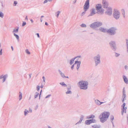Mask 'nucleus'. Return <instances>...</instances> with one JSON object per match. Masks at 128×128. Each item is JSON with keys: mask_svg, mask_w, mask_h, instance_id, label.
<instances>
[{"mask_svg": "<svg viewBox=\"0 0 128 128\" xmlns=\"http://www.w3.org/2000/svg\"><path fill=\"white\" fill-rule=\"evenodd\" d=\"M88 83L86 81L81 80L78 82L77 84L80 89L86 90L88 88Z\"/></svg>", "mask_w": 128, "mask_h": 128, "instance_id": "obj_1", "label": "nucleus"}, {"mask_svg": "<svg viewBox=\"0 0 128 128\" xmlns=\"http://www.w3.org/2000/svg\"><path fill=\"white\" fill-rule=\"evenodd\" d=\"M110 114V113L108 112H104L101 114L99 116L101 122L104 123L106 121Z\"/></svg>", "mask_w": 128, "mask_h": 128, "instance_id": "obj_2", "label": "nucleus"}, {"mask_svg": "<svg viewBox=\"0 0 128 128\" xmlns=\"http://www.w3.org/2000/svg\"><path fill=\"white\" fill-rule=\"evenodd\" d=\"M96 10H97V14L100 15H103L104 13V10L102 8V6L100 4H96Z\"/></svg>", "mask_w": 128, "mask_h": 128, "instance_id": "obj_3", "label": "nucleus"}, {"mask_svg": "<svg viewBox=\"0 0 128 128\" xmlns=\"http://www.w3.org/2000/svg\"><path fill=\"white\" fill-rule=\"evenodd\" d=\"M100 55L99 54H98L93 58V60L95 62L96 66H97L100 64Z\"/></svg>", "mask_w": 128, "mask_h": 128, "instance_id": "obj_4", "label": "nucleus"}, {"mask_svg": "<svg viewBox=\"0 0 128 128\" xmlns=\"http://www.w3.org/2000/svg\"><path fill=\"white\" fill-rule=\"evenodd\" d=\"M106 8L105 12H104L105 14L106 15L111 16L112 14L113 10L112 8L110 6H108Z\"/></svg>", "mask_w": 128, "mask_h": 128, "instance_id": "obj_5", "label": "nucleus"}, {"mask_svg": "<svg viewBox=\"0 0 128 128\" xmlns=\"http://www.w3.org/2000/svg\"><path fill=\"white\" fill-rule=\"evenodd\" d=\"M116 28H111L107 30V32L110 35H114L116 34Z\"/></svg>", "mask_w": 128, "mask_h": 128, "instance_id": "obj_6", "label": "nucleus"}, {"mask_svg": "<svg viewBox=\"0 0 128 128\" xmlns=\"http://www.w3.org/2000/svg\"><path fill=\"white\" fill-rule=\"evenodd\" d=\"M109 44L112 50L114 51H115L117 49V47L115 41H112L109 42Z\"/></svg>", "mask_w": 128, "mask_h": 128, "instance_id": "obj_7", "label": "nucleus"}, {"mask_svg": "<svg viewBox=\"0 0 128 128\" xmlns=\"http://www.w3.org/2000/svg\"><path fill=\"white\" fill-rule=\"evenodd\" d=\"M112 13L113 16H120V11L116 8L113 9Z\"/></svg>", "mask_w": 128, "mask_h": 128, "instance_id": "obj_8", "label": "nucleus"}, {"mask_svg": "<svg viewBox=\"0 0 128 128\" xmlns=\"http://www.w3.org/2000/svg\"><path fill=\"white\" fill-rule=\"evenodd\" d=\"M89 0H86L84 6V10L85 11H86L89 8Z\"/></svg>", "mask_w": 128, "mask_h": 128, "instance_id": "obj_9", "label": "nucleus"}, {"mask_svg": "<svg viewBox=\"0 0 128 128\" xmlns=\"http://www.w3.org/2000/svg\"><path fill=\"white\" fill-rule=\"evenodd\" d=\"M126 100V91L125 90V88H124L122 90V95L121 99L122 102H124V100Z\"/></svg>", "mask_w": 128, "mask_h": 128, "instance_id": "obj_10", "label": "nucleus"}, {"mask_svg": "<svg viewBox=\"0 0 128 128\" xmlns=\"http://www.w3.org/2000/svg\"><path fill=\"white\" fill-rule=\"evenodd\" d=\"M102 6L104 8H106L108 7V3L106 0H102Z\"/></svg>", "mask_w": 128, "mask_h": 128, "instance_id": "obj_11", "label": "nucleus"}, {"mask_svg": "<svg viewBox=\"0 0 128 128\" xmlns=\"http://www.w3.org/2000/svg\"><path fill=\"white\" fill-rule=\"evenodd\" d=\"M96 122L94 119H92L86 120L85 121V123L87 124H89L92 122Z\"/></svg>", "mask_w": 128, "mask_h": 128, "instance_id": "obj_12", "label": "nucleus"}, {"mask_svg": "<svg viewBox=\"0 0 128 128\" xmlns=\"http://www.w3.org/2000/svg\"><path fill=\"white\" fill-rule=\"evenodd\" d=\"M96 13H97L96 10L94 8H92L90 10V15L91 16H93Z\"/></svg>", "mask_w": 128, "mask_h": 128, "instance_id": "obj_13", "label": "nucleus"}, {"mask_svg": "<svg viewBox=\"0 0 128 128\" xmlns=\"http://www.w3.org/2000/svg\"><path fill=\"white\" fill-rule=\"evenodd\" d=\"M94 102L95 104L98 106H100L101 104L105 102H100L99 100H94Z\"/></svg>", "mask_w": 128, "mask_h": 128, "instance_id": "obj_14", "label": "nucleus"}, {"mask_svg": "<svg viewBox=\"0 0 128 128\" xmlns=\"http://www.w3.org/2000/svg\"><path fill=\"white\" fill-rule=\"evenodd\" d=\"M81 57L80 56H78L75 57L74 58H73L71 59L70 60V65H71L74 62V60L78 58H80Z\"/></svg>", "mask_w": 128, "mask_h": 128, "instance_id": "obj_15", "label": "nucleus"}, {"mask_svg": "<svg viewBox=\"0 0 128 128\" xmlns=\"http://www.w3.org/2000/svg\"><path fill=\"white\" fill-rule=\"evenodd\" d=\"M100 30L103 32H107V30L106 29L102 27H100L99 28Z\"/></svg>", "mask_w": 128, "mask_h": 128, "instance_id": "obj_16", "label": "nucleus"}, {"mask_svg": "<svg viewBox=\"0 0 128 128\" xmlns=\"http://www.w3.org/2000/svg\"><path fill=\"white\" fill-rule=\"evenodd\" d=\"M123 78L125 83L126 84H128V79L126 76H124Z\"/></svg>", "mask_w": 128, "mask_h": 128, "instance_id": "obj_17", "label": "nucleus"}, {"mask_svg": "<svg viewBox=\"0 0 128 128\" xmlns=\"http://www.w3.org/2000/svg\"><path fill=\"white\" fill-rule=\"evenodd\" d=\"M96 28H97L100 26L102 24V22H96Z\"/></svg>", "mask_w": 128, "mask_h": 128, "instance_id": "obj_18", "label": "nucleus"}, {"mask_svg": "<svg viewBox=\"0 0 128 128\" xmlns=\"http://www.w3.org/2000/svg\"><path fill=\"white\" fill-rule=\"evenodd\" d=\"M96 22H94L90 25V26L93 29L96 28Z\"/></svg>", "mask_w": 128, "mask_h": 128, "instance_id": "obj_19", "label": "nucleus"}, {"mask_svg": "<svg viewBox=\"0 0 128 128\" xmlns=\"http://www.w3.org/2000/svg\"><path fill=\"white\" fill-rule=\"evenodd\" d=\"M127 107H126L125 108H122V109L121 114L122 115H123L124 112L126 113V112Z\"/></svg>", "mask_w": 128, "mask_h": 128, "instance_id": "obj_20", "label": "nucleus"}, {"mask_svg": "<svg viewBox=\"0 0 128 128\" xmlns=\"http://www.w3.org/2000/svg\"><path fill=\"white\" fill-rule=\"evenodd\" d=\"M126 52L128 53V40L126 39Z\"/></svg>", "mask_w": 128, "mask_h": 128, "instance_id": "obj_21", "label": "nucleus"}, {"mask_svg": "<svg viewBox=\"0 0 128 128\" xmlns=\"http://www.w3.org/2000/svg\"><path fill=\"white\" fill-rule=\"evenodd\" d=\"M58 72L59 74H60L61 77L63 78H64L65 76L63 73H62L60 70H58Z\"/></svg>", "mask_w": 128, "mask_h": 128, "instance_id": "obj_22", "label": "nucleus"}, {"mask_svg": "<svg viewBox=\"0 0 128 128\" xmlns=\"http://www.w3.org/2000/svg\"><path fill=\"white\" fill-rule=\"evenodd\" d=\"M22 93L20 92H19V100H20L22 99Z\"/></svg>", "mask_w": 128, "mask_h": 128, "instance_id": "obj_23", "label": "nucleus"}, {"mask_svg": "<svg viewBox=\"0 0 128 128\" xmlns=\"http://www.w3.org/2000/svg\"><path fill=\"white\" fill-rule=\"evenodd\" d=\"M8 75L7 74L3 76V82H4L6 80L7 77H8Z\"/></svg>", "mask_w": 128, "mask_h": 128, "instance_id": "obj_24", "label": "nucleus"}, {"mask_svg": "<svg viewBox=\"0 0 128 128\" xmlns=\"http://www.w3.org/2000/svg\"><path fill=\"white\" fill-rule=\"evenodd\" d=\"M60 85L64 87H66L67 86V85L65 84L64 82H60Z\"/></svg>", "mask_w": 128, "mask_h": 128, "instance_id": "obj_25", "label": "nucleus"}, {"mask_svg": "<svg viewBox=\"0 0 128 128\" xmlns=\"http://www.w3.org/2000/svg\"><path fill=\"white\" fill-rule=\"evenodd\" d=\"M14 36H15L17 40H19V36L17 34H16L15 32H14Z\"/></svg>", "mask_w": 128, "mask_h": 128, "instance_id": "obj_26", "label": "nucleus"}, {"mask_svg": "<svg viewBox=\"0 0 128 128\" xmlns=\"http://www.w3.org/2000/svg\"><path fill=\"white\" fill-rule=\"evenodd\" d=\"M18 28L16 29H14L13 31V34H14V32H15V33H17L18 32Z\"/></svg>", "mask_w": 128, "mask_h": 128, "instance_id": "obj_27", "label": "nucleus"}, {"mask_svg": "<svg viewBox=\"0 0 128 128\" xmlns=\"http://www.w3.org/2000/svg\"><path fill=\"white\" fill-rule=\"evenodd\" d=\"M26 53L30 55V52H29L28 49H26L25 50Z\"/></svg>", "mask_w": 128, "mask_h": 128, "instance_id": "obj_28", "label": "nucleus"}, {"mask_svg": "<svg viewBox=\"0 0 128 128\" xmlns=\"http://www.w3.org/2000/svg\"><path fill=\"white\" fill-rule=\"evenodd\" d=\"M122 14L123 16L125 15V12L124 10V9H122L121 10Z\"/></svg>", "mask_w": 128, "mask_h": 128, "instance_id": "obj_29", "label": "nucleus"}, {"mask_svg": "<svg viewBox=\"0 0 128 128\" xmlns=\"http://www.w3.org/2000/svg\"><path fill=\"white\" fill-rule=\"evenodd\" d=\"M39 94V93L38 92H36L34 96V98H36L37 97H38Z\"/></svg>", "mask_w": 128, "mask_h": 128, "instance_id": "obj_30", "label": "nucleus"}, {"mask_svg": "<svg viewBox=\"0 0 128 128\" xmlns=\"http://www.w3.org/2000/svg\"><path fill=\"white\" fill-rule=\"evenodd\" d=\"M24 115L25 116H26L28 114V113L29 112V111L26 109L25 110V111L24 112Z\"/></svg>", "mask_w": 128, "mask_h": 128, "instance_id": "obj_31", "label": "nucleus"}, {"mask_svg": "<svg viewBox=\"0 0 128 128\" xmlns=\"http://www.w3.org/2000/svg\"><path fill=\"white\" fill-rule=\"evenodd\" d=\"M80 63L78 64H77V67H76V69L78 70L79 67L80 66Z\"/></svg>", "mask_w": 128, "mask_h": 128, "instance_id": "obj_32", "label": "nucleus"}, {"mask_svg": "<svg viewBox=\"0 0 128 128\" xmlns=\"http://www.w3.org/2000/svg\"><path fill=\"white\" fill-rule=\"evenodd\" d=\"M115 53V56L116 57H118L120 55V54H119L118 53H117L116 52Z\"/></svg>", "mask_w": 128, "mask_h": 128, "instance_id": "obj_33", "label": "nucleus"}, {"mask_svg": "<svg viewBox=\"0 0 128 128\" xmlns=\"http://www.w3.org/2000/svg\"><path fill=\"white\" fill-rule=\"evenodd\" d=\"M72 93V92L70 90H68L66 92V94H71Z\"/></svg>", "mask_w": 128, "mask_h": 128, "instance_id": "obj_34", "label": "nucleus"}, {"mask_svg": "<svg viewBox=\"0 0 128 128\" xmlns=\"http://www.w3.org/2000/svg\"><path fill=\"white\" fill-rule=\"evenodd\" d=\"M80 26H81V27H85V28H86V26L85 24H81L80 25Z\"/></svg>", "mask_w": 128, "mask_h": 128, "instance_id": "obj_35", "label": "nucleus"}, {"mask_svg": "<svg viewBox=\"0 0 128 128\" xmlns=\"http://www.w3.org/2000/svg\"><path fill=\"white\" fill-rule=\"evenodd\" d=\"M94 116L93 115H92L89 118H94Z\"/></svg>", "mask_w": 128, "mask_h": 128, "instance_id": "obj_36", "label": "nucleus"}, {"mask_svg": "<svg viewBox=\"0 0 128 128\" xmlns=\"http://www.w3.org/2000/svg\"><path fill=\"white\" fill-rule=\"evenodd\" d=\"M78 63V64L80 63V64H81V62L80 61H76L75 62V63L74 64H75Z\"/></svg>", "mask_w": 128, "mask_h": 128, "instance_id": "obj_37", "label": "nucleus"}, {"mask_svg": "<svg viewBox=\"0 0 128 128\" xmlns=\"http://www.w3.org/2000/svg\"><path fill=\"white\" fill-rule=\"evenodd\" d=\"M126 105V104L124 102L122 105V108H125L126 107H125V106Z\"/></svg>", "mask_w": 128, "mask_h": 128, "instance_id": "obj_38", "label": "nucleus"}, {"mask_svg": "<svg viewBox=\"0 0 128 128\" xmlns=\"http://www.w3.org/2000/svg\"><path fill=\"white\" fill-rule=\"evenodd\" d=\"M17 4V2L16 1H14V2L13 5L14 6H15Z\"/></svg>", "mask_w": 128, "mask_h": 128, "instance_id": "obj_39", "label": "nucleus"}, {"mask_svg": "<svg viewBox=\"0 0 128 128\" xmlns=\"http://www.w3.org/2000/svg\"><path fill=\"white\" fill-rule=\"evenodd\" d=\"M110 120H112V121L114 119V116L112 115L111 116H110Z\"/></svg>", "mask_w": 128, "mask_h": 128, "instance_id": "obj_40", "label": "nucleus"}, {"mask_svg": "<svg viewBox=\"0 0 128 128\" xmlns=\"http://www.w3.org/2000/svg\"><path fill=\"white\" fill-rule=\"evenodd\" d=\"M84 116L83 115H82L80 118V119L82 120L84 118Z\"/></svg>", "mask_w": 128, "mask_h": 128, "instance_id": "obj_41", "label": "nucleus"}, {"mask_svg": "<svg viewBox=\"0 0 128 128\" xmlns=\"http://www.w3.org/2000/svg\"><path fill=\"white\" fill-rule=\"evenodd\" d=\"M40 89V86H36V89L38 91Z\"/></svg>", "mask_w": 128, "mask_h": 128, "instance_id": "obj_42", "label": "nucleus"}, {"mask_svg": "<svg viewBox=\"0 0 128 128\" xmlns=\"http://www.w3.org/2000/svg\"><path fill=\"white\" fill-rule=\"evenodd\" d=\"M86 11H84V12H83L81 14V15L82 16H83V15H84L85 13H86Z\"/></svg>", "mask_w": 128, "mask_h": 128, "instance_id": "obj_43", "label": "nucleus"}, {"mask_svg": "<svg viewBox=\"0 0 128 128\" xmlns=\"http://www.w3.org/2000/svg\"><path fill=\"white\" fill-rule=\"evenodd\" d=\"M26 24V22H23L22 25V26H24Z\"/></svg>", "mask_w": 128, "mask_h": 128, "instance_id": "obj_44", "label": "nucleus"}, {"mask_svg": "<svg viewBox=\"0 0 128 128\" xmlns=\"http://www.w3.org/2000/svg\"><path fill=\"white\" fill-rule=\"evenodd\" d=\"M92 127L94 128H98V126L97 125H94L92 126Z\"/></svg>", "mask_w": 128, "mask_h": 128, "instance_id": "obj_45", "label": "nucleus"}, {"mask_svg": "<svg viewBox=\"0 0 128 128\" xmlns=\"http://www.w3.org/2000/svg\"><path fill=\"white\" fill-rule=\"evenodd\" d=\"M60 12L59 11L56 12V14L57 16H59Z\"/></svg>", "mask_w": 128, "mask_h": 128, "instance_id": "obj_46", "label": "nucleus"}, {"mask_svg": "<svg viewBox=\"0 0 128 128\" xmlns=\"http://www.w3.org/2000/svg\"><path fill=\"white\" fill-rule=\"evenodd\" d=\"M51 95L50 94H49L48 95H47L46 96V97L45 98H49L51 96Z\"/></svg>", "mask_w": 128, "mask_h": 128, "instance_id": "obj_47", "label": "nucleus"}, {"mask_svg": "<svg viewBox=\"0 0 128 128\" xmlns=\"http://www.w3.org/2000/svg\"><path fill=\"white\" fill-rule=\"evenodd\" d=\"M4 15L3 13L0 12V16H3Z\"/></svg>", "mask_w": 128, "mask_h": 128, "instance_id": "obj_48", "label": "nucleus"}, {"mask_svg": "<svg viewBox=\"0 0 128 128\" xmlns=\"http://www.w3.org/2000/svg\"><path fill=\"white\" fill-rule=\"evenodd\" d=\"M124 68H125V69L126 70H127L128 69V66H127L126 65L125 66H124Z\"/></svg>", "mask_w": 128, "mask_h": 128, "instance_id": "obj_49", "label": "nucleus"}, {"mask_svg": "<svg viewBox=\"0 0 128 128\" xmlns=\"http://www.w3.org/2000/svg\"><path fill=\"white\" fill-rule=\"evenodd\" d=\"M114 18L116 20H118L119 18V16H114Z\"/></svg>", "mask_w": 128, "mask_h": 128, "instance_id": "obj_50", "label": "nucleus"}, {"mask_svg": "<svg viewBox=\"0 0 128 128\" xmlns=\"http://www.w3.org/2000/svg\"><path fill=\"white\" fill-rule=\"evenodd\" d=\"M28 111L29 112H32V110L30 108H29Z\"/></svg>", "mask_w": 128, "mask_h": 128, "instance_id": "obj_51", "label": "nucleus"}, {"mask_svg": "<svg viewBox=\"0 0 128 128\" xmlns=\"http://www.w3.org/2000/svg\"><path fill=\"white\" fill-rule=\"evenodd\" d=\"M74 64H73L72 65L71 67V68L72 70H73L74 69Z\"/></svg>", "mask_w": 128, "mask_h": 128, "instance_id": "obj_52", "label": "nucleus"}, {"mask_svg": "<svg viewBox=\"0 0 128 128\" xmlns=\"http://www.w3.org/2000/svg\"><path fill=\"white\" fill-rule=\"evenodd\" d=\"M48 1V0H45L44 2V4H45L46 3H47Z\"/></svg>", "mask_w": 128, "mask_h": 128, "instance_id": "obj_53", "label": "nucleus"}, {"mask_svg": "<svg viewBox=\"0 0 128 128\" xmlns=\"http://www.w3.org/2000/svg\"><path fill=\"white\" fill-rule=\"evenodd\" d=\"M36 34L37 35V36L38 38H40V36L39 34L37 33Z\"/></svg>", "mask_w": 128, "mask_h": 128, "instance_id": "obj_54", "label": "nucleus"}, {"mask_svg": "<svg viewBox=\"0 0 128 128\" xmlns=\"http://www.w3.org/2000/svg\"><path fill=\"white\" fill-rule=\"evenodd\" d=\"M82 120L80 119L79 121L76 124H78L79 123H80L82 122Z\"/></svg>", "mask_w": 128, "mask_h": 128, "instance_id": "obj_55", "label": "nucleus"}, {"mask_svg": "<svg viewBox=\"0 0 128 128\" xmlns=\"http://www.w3.org/2000/svg\"><path fill=\"white\" fill-rule=\"evenodd\" d=\"M3 78V75H1L0 76V79H2V78Z\"/></svg>", "mask_w": 128, "mask_h": 128, "instance_id": "obj_56", "label": "nucleus"}, {"mask_svg": "<svg viewBox=\"0 0 128 128\" xmlns=\"http://www.w3.org/2000/svg\"><path fill=\"white\" fill-rule=\"evenodd\" d=\"M126 118H127V122L128 123V114L127 115Z\"/></svg>", "mask_w": 128, "mask_h": 128, "instance_id": "obj_57", "label": "nucleus"}, {"mask_svg": "<svg viewBox=\"0 0 128 128\" xmlns=\"http://www.w3.org/2000/svg\"><path fill=\"white\" fill-rule=\"evenodd\" d=\"M2 49H1L0 50V55H2Z\"/></svg>", "mask_w": 128, "mask_h": 128, "instance_id": "obj_58", "label": "nucleus"}, {"mask_svg": "<svg viewBox=\"0 0 128 128\" xmlns=\"http://www.w3.org/2000/svg\"><path fill=\"white\" fill-rule=\"evenodd\" d=\"M67 89L68 90H70L71 89V87L70 86H69L67 88Z\"/></svg>", "mask_w": 128, "mask_h": 128, "instance_id": "obj_59", "label": "nucleus"}, {"mask_svg": "<svg viewBox=\"0 0 128 128\" xmlns=\"http://www.w3.org/2000/svg\"><path fill=\"white\" fill-rule=\"evenodd\" d=\"M42 90H41L40 92V94L39 95V99H40V94H41V92H42Z\"/></svg>", "mask_w": 128, "mask_h": 128, "instance_id": "obj_60", "label": "nucleus"}, {"mask_svg": "<svg viewBox=\"0 0 128 128\" xmlns=\"http://www.w3.org/2000/svg\"><path fill=\"white\" fill-rule=\"evenodd\" d=\"M44 16H41V18L40 19V21L41 22H42V18Z\"/></svg>", "mask_w": 128, "mask_h": 128, "instance_id": "obj_61", "label": "nucleus"}, {"mask_svg": "<svg viewBox=\"0 0 128 128\" xmlns=\"http://www.w3.org/2000/svg\"><path fill=\"white\" fill-rule=\"evenodd\" d=\"M30 20L32 22V23L33 22V21L32 19H30Z\"/></svg>", "mask_w": 128, "mask_h": 128, "instance_id": "obj_62", "label": "nucleus"}, {"mask_svg": "<svg viewBox=\"0 0 128 128\" xmlns=\"http://www.w3.org/2000/svg\"><path fill=\"white\" fill-rule=\"evenodd\" d=\"M32 74H29V76H30V78H31V76L32 75Z\"/></svg>", "mask_w": 128, "mask_h": 128, "instance_id": "obj_63", "label": "nucleus"}, {"mask_svg": "<svg viewBox=\"0 0 128 128\" xmlns=\"http://www.w3.org/2000/svg\"><path fill=\"white\" fill-rule=\"evenodd\" d=\"M25 20H28V18H27V16H26V18H25Z\"/></svg>", "mask_w": 128, "mask_h": 128, "instance_id": "obj_64", "label": "nucleus"}]
</instances>
